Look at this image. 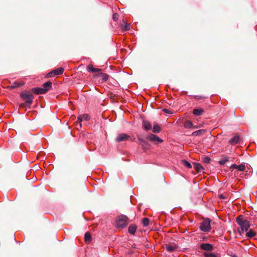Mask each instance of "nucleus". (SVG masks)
Returning <instances> with one entry per match:
<instances>
[{
  "instance_id": "nucleus-1",
  "label": "nucleus",
  "mask_w": 257,
  "mask_h": 257,
  "mask_svg": "<svg viewBox=\"0 0 257 257\" xmlns=\"http://www.w3.org/2000/svg\"><path fill=\"white\" fill-rule=\"evenodd\" d=\"M237 223L239 225V228H238V232L241 234L244 232H246L250 226L249 222L244 219L242 215H239L236 218Z\"/></svg>"
},
{
  "instance_id": "nucleus-2",
  "label": "nucleus",
  "mask_w": 257,
  "mask_h": 257,
  "mask_svg": "<svg viewBox=\"0 0 257 257\" xmlns=\"http://www.w3.org/2000/svg\"><path fill=\"white\" fill-rule=\"evenodd\" d=\"M128 218L126 215H118L116 218L115 226L117 228H123L128 224Z\"/></svg>"
},
{
  "instance_id": "nucleus-3",
  "label": "nucleus",
  "mask_w": 257,
  "mask_h": 257,
  "mask_svg": "<svg viewBox=\"0 0 257 257\" xmlns=\"http://www.w3.org/2000/svg\"><path fill=\"white\" fill-rule=\"evenodd\" d=\"M21 97L25 101L28 106H30L33 102L34 96L33 95L28 91H25L21 93Z\"/></svg>"
},
{
  "instance_id": "nucleus-4",
  "label": "nucleus",
  "mask_w": 257,
  "mask_h": 257,
  "mask_svg": "<svg viewBox=\"0 0 257 257\" xmlns=\"http://www.w3.org/2000/svg\"><path fill=\"white\" fill-rule=\"evenodd\" d=\"M210 222L211 220L209 218L204 219L200 223L199 226L200 230L204 232H208L211 229Z\"/></svg>"
},
{
  "instance_id": "nucleus-5",
  "label": "nucleus",
  "mask_w": 257,
  "mask_h": 257,
  "mask_svg": "<svg viewBox=\"0 0 257 257\" xmlns=\"http://www.w3.org/2000/svg\"><path fill=\"white\" fill-rule=\"evenodd\" d=\"M63 72L64 69L62 67H59L49 72L46 74V77L50 78L54 77L56 75L62 74Z\"/></svg>"
},
{
  "instance_id": "nucleus-6",
  "label": "nucleus",
  "mask_w": 257,
  "mask_h": 257,
  "mask_svg": "<svg viewBox=\"0 0 257 257\" xmlns=\"http://www.w3.org/2000/svg\"><path fill=\"white\" fill-rule=\"evenodd\" d=\"M146 139L150 140L156 144H159L163 142L162 139L154 134H151L147 136Z\"/></svg>"
},
{
  "instance_id": "nucleus-7",
  "label": "nucleus",
  "mask_w": 257,
  "mask_h": 257,
  "mask_svg": "<svg viewBox=\"0 0 257 257\" xmlns=\"http://www.w3.org/2000/svg\"><path fill=\"white\" fill-rule=\"evenodd\" d=\"M130 138V136L126 134H120L118 135L116 138V141L117 142L126 141Z\"/></svg>"
},
{
  "instance_id": "nucleus-8",
  "label": "nucleus",
  "mask_w": 257,
  "mask_h": 257,
  "mask_svg": "<svg viewBox=\"0 0 257 257\" xmlns=\"http://www.w3.org/2000/svg\"><path fill=\"white\" fill-rule=\"evenodd\" d=\"M86 69L88 72H90L94 74L96 73H100L102 71L101 69L94 68L93 65L91 64H89L87 66Z\"/></svg>"
},
{
  "instance_id": "nucleus-9",
  "label": "nucleus",
  "mask_w": 257,
  "mask_h": 257,
  "mask_svg": "<svg viewBox=\"0 0 257 257\" xmlns=\"http://www.w3.org/2000/svg\"><path fill=\"white\" fill-rule=\"evenodd\" d=\"M139 145L141 146L142 148L144 150L148 149L149 148L150 145L147 141L140 138H139Z\"/></svg>"
},
{
  "instance_id": "nucleus-10",
  "label": "nucleus",
  "mask_w": 257,
  "mask_h": 257,
  "mask_svg": "<svg viewBox=\"0 0 257 257\" xmlns=\"http://www.w3.org/2000/svg\"><path fill=\"white\" fill-rule=\"evenodd\" d=\"M200 248L206 251H212L213 249V246L209 243H202L200 245Z\"/></svg>"
},
{
  "instance_id": "nucleus-11",
  "label": "nucleus",
  "mask_w": 257,
  "mask_h": 257,
  "mask_svg": "<svg viewBox=\"0 0 257 257\" xmlns=\"http://www.w3.org/2000/svg\"><path fill=\"white\" fill-rule=\"evenodd\" d=\"M32 91L36 94H45L46 90L43 88L41 87H35L32 89Z\"/></svg>"
},
{
  "instance_id": "nucleus-12",
  "label": "nucleus",
  "mask_w": 257,
  "mask_h": 257,
  "mask_svg": "<svg viewBox=\"0 0 257 257\" xmlns=\"http://www.w3.org/2000/svg\"><path fill=\"white\" fill-rule=\"evenodd\" d=\"M239 136L238 135H236L229 141V143L232 145H234L238 144L239 142Z\"/></svg>"
},
{
  "instance_id": "nucleus-13",
  "label": "nucleus",
  "mask_w": 257,
  "mask_h": 257,
  "mask_svg": "<svg viewBox=\"0 0 257 257\" xmlns=\"http://www.w3.org/2000/svg\"><path fill=\"white\" fill-rule=\"evenodd\" d=\"M165 248L167 250L172 252L175 250L177 248V246L175 244H165Z\"/></svg>"
},
{
  "instance_id": "nucleus-14",
  "label": "nucleus",
  "mask_w": 257,
  "mask_h": 257,
  "mask_svg": "<svg viewBox=\"0 0 257 257\" xmlns=\"http://www.w3.org/2000/svg\"><path fill=\"white\" fill-rule=\"evenodd\" d=\"M24 84L25 83L24 82H17V81H16V82H14L12 85H11V86H9V88L10 89H13L19 87L24 85Z\"/></svg>"
},
{
  "instance_id": "nucleus-15",
  "label": "nucleus",
  "mask_w": 257,
  "mask_h": 257,
  "mask_svg": "<svg viewBox=\"0 0 257 257\" xmlns=\"http://www.w3.org/2000/svg\"><path fill=\"white\" fill-rule=\"evenodd\" d=\"M193 165L194 169L197 173H200L203 171V168L200 164L197 163H193Z\"/></svg>"
},
{
  "instance_id": "nucleus-16",
  "label": "nucleus",
  "mask_w": 257,
  "mask_h": 257,
  "mask_svg": "<svg viewBox=\"0 0 257 257\" xmlns=\"http://www.w3.org/2000/svg\"><path fill=\"white\" fill-rule=\"evenodd\" d=\"M43 88L46 90V92L47 93L49 90L52 89V82L50 81H47V82L44 83L43 84Z\"/></svg>"
},
{
  "instance_id": "nucleus-17",
  "label": "nucleus",
  "mask_w": 257,
  "mask_h": 257,
  "mask_svg": "<svg viewBox=\"0 0 257 257\" xmlns=\"http://www.w3.org/2000/svg\"><path fill=\"white\" fill-rule=\"evenodd\" d=\"M143 126L146 131H149L152 128V125L151 123L146 120H143Z\"/></svg>"
},
{
  "instance_id": "nucleus-18",
  "label": "nucleus",
  "mask_w": 257,
  "mask_h": 257,
  "mask_svg": "<svg viewBox=\"0 0 257 257\" xmlns=\"http://www.w3.org/2000/svg\"><path fill=\"white\" fill-rule=\"evenodd\" d=\"M137 228V225L135 224H131L128 228V232L132 234H135L136 229Z\"/></svg>"
},
{
  "instance_id": "nucleus-19",
  "label": "nucleus",
  "mask_w": 257,
  "mask_h": 257,
  "mask_svg": "<svg viewBox=\"0 0 257 257\" xmlns=\"http://www.w3.org/2000/svg\"><path fill=\"white\" fill-rule=\"evenodd\" d=\"M184 126L185 128H196L197 126H193V123L190 120H187L184 122Z\"/></svg>"
},
{
  "instance_id": "nucleus-20",
  "label": "nucleus",
  "mask_w": 257,
  "mask_h": 257,
  "mask_svg": "<svg viewBox=\"0 0 257 257\" xmlns=\"http://www.w3.org/2000/svg\"><path fill=\"white\" fill-rule=\"evenodd\" d=\"M204 112V110L202 108L194 109L193 110V114L195 115H201Z\"/></svg>"
},
{
  "instance_id": "nucleus-21",
  "label": "nucleus",
  "mask_w": 257,
  "mask_h": 257,
  "mask_svg": "<svg viewBox=\"0 0 257 257\" xmlns=\"http://www.w3.org/2000/svg\"><path fill=\"white\" fill-rule=\"evenodd\" d=\"M85 241L86 243H89L91 240V234L89 232H86L84 235Z\"/></svg>"
},
{
  "instance_id": "nucleus-22",
  "label": "nucleus",
  "mask_w": 257,
  "mask_h": 257,
  "mask_svg": "<svg viewBox=\"0 0 257 257\" xmlns=\"http://www.w3.org/2000/svg\"><path fill=\"white\" fill-rule=\"evenodd\" d=\"M206 131L205 130H199L196 131L194 132L192 135L193 136H201L205 133Z\"/></svg>"
},
{
  "instance_id": "nucleus-23",
  "label": "nucleus",
  "mask_w": 257,
  "mask_h": 257,
  "mask_svg": "<svg viewBox=\"0 0 257 257\" xmlns=\"http://www.w3.org/2000/svg\"><path fill=\"white\" fill-rule=\"evenodd\" d=\"M161 131V128L160 126L156 123H155L154 124V126L153 128V132L154 133H158L160 132Z\"/></svg>"
},
{
  "instance_id": "nucleus-24",
  "label": "nucleus",
  "mask_w": 257,
  "mask_h": 257,
  "mask_svg": "<svg viewBox=\"0 0 257 257\" xmlns=\"http://www.w3.org/2000/svg\"><path fill=\"white\" fill-rule=\"evenodd\" d=\"M256 235V232L253 231L252 229H250L248 232L246 233V236L249 238H252Z\"/></svg>"
},
{
  "instance_id": "nucleus-25",
  "label": "nucleus",
  "mask_w": 257,
  "mask_h": 257,
  "mask_svg": "<svg viewBox=\"0 0 257 257\" xmlns=\"http://www.w3.org/2000/svg\"><path fill=\"white\" fill-rule=\"evenodd\" d=\"M182 164L184 166L187 167V168L191 169L192 168L191 164L188 161H187L185 160H181Z\"/></svg>"
},
{
  "instance_id": "nucleus-26",
  "label": "nucleus",
  "mask_w": 257,
  "mask_h": 257,
  "mask_svg": "<svg viewBox=\"0 0 257 257\" xmlns=\"http://www.w3.org/2000/svg\"><path fill=\"white\" fill-rule=\"evenodd\" d=\"M229 161V158L228 157H223L222 159L219 161L220 165H224V164Z\"/></svg>"
},
{
  "instance_id": "nucleus-27",
  "label": "nucleus",
  "mask_w": 257,
  "mask_h": 257,
  "mask_svg": "<svg viewBox=\"0 0 257 257\" xmlns=\"http://www.w3.org/2000/svg\"><path fill=\"white\" fill-rule=\"evenodd\" d=\"M100 77L102 78L103 81L106 82L108 79V75L106 73H100Z\"/></svg>"
},
{
  "instance_id": "nucleus-28",
  "label": "nucleus",
  "mask_w": 257,
  "mask_h": 257,
  "mask_svg": "<svg viewBox=\"0 0 257 257\" xmlns=\"http://www.w3.org/2000/svg\"><path fill=\"white\" fill-rule=\"evenodd\" d=\"M142 223L144 227H146L149 225L150 223V220L148 218H144L142 220Z\"/></svg>"
},
{
  "instance_id": "nucleus-29",
  "label": "nucleus",
  "mask_w": 257,
  "mask_h": 257,
  "mask_svg": "<svg viewBox=\"0 0 257 257\" xmlns=\"http://www.w3.org/2000/svg\"><path fill=\"white\" fill-rule=\"evenodd\" d=\"M80 118L83 120H88L90 119V117L87 114H83L80 115Z\"/></svg>"
},
{
  "instance_id": "nucleus-30",
  "label": "nucleus",
  "mask_w": 257,
  "mask_h": 257,
  "mask_svg": "<svg viewBox=\"0 0 257 257\" xmlns=\"http://www.w3.org/2000/svg\"><path fill=\"white\" fill-rule=\"evenodd\" d=\"M245 166L244 164H240L239 165H237V169L238 171H243L245 170Z\"/></svg>"
},
{
  "instance_id": "nucleus-31",
  "label": "nucleus",
  "mask_w": 257,
  "mask_h": 257,
  "mask_svg": "<svg viewBox=\"0 0 257 257\" xmlns=\"http://www.w3.org/2000/svg\"><path fill=\"white\" fill-rule=\"evenodd\" d=\"M202 160H203V163H204L205 164H209L210 161V159L208 157H204L202 159Z\"/></svg>"
},
{
  "instance_id": "nucleus-32",
  "label": "nucleus",
  "mask_w": 257,
  "mask_h": 257,
  "mask_svg": "<svg viewBox=\"0 0 257 257\" xmlns=\"http://www.w3.org/2000/svg\"><path fill=\"white\" fill-rule=\"evenodd\" d=\"M204 255L205 257H216V255L213 253L205 252Z\"/></svg>"
},
{
  "instance_id": "nucleus-33",
  "label": "nucleus",
  "mask_w": 257,
  "mask_h": 257,
  "mask_svg": "<svg viewBox=\"0 0 257 257\" xmlns=\"http://www.w3.org/2000/svg\"><path fill=\"white\" fill-rule=\"evenodd\" d=\"M121 29L123 31H127V30H129V29H130V25L127 24L126 23H125V25L123 27H121Z\"/></svg>"
},
{
  "instance_id": "nucleus-34",
  "label": "nucleus",
  "mask_w": 257,
  "mask_h": 257,
  "mask_svg": "<svg viewBox=\"0 0 257 257\" xmlns=\"http://www.w3.org/2000/svg\"><path fill=\"white\" fill-rule=\"evenodd\" d=\"M119 15L117 13H115L112 16V19L115 21H116L118 19Z\"/></svg>"
},
{
  "instance_id": "nucleus-35",
  "label": "nucleus",
  "mask_w": 257,
  "mask_h": 257,
  "mask_svg": "<svg viewBox=\"0 0 257 257\" xmlns=\"http://www.w3.org/2000/svg\"><path fill=\"white\" fill-rule=\"evenodd\" d=\"M196 99H204L205 97L204 96H199V95H196L194 96Z\"/></svg>"
},
{
  "instance_id": "nucleus-36",
  "label": "nucleus",
  "mask_w": 257,
  "mask_h": 257,
  "mask_svg": "<svg viewBox=\"0 0 257 257\" xmlns=\"http://www.w3.org/2000/svg\"><path fill=\"white\" fill-rule=\"evenodd\" d=\"M163 111L167 113H171V111L167 109H163Z\"/></svg>"
},
{
  "instance_id": "nucleus-37",
  "label": "nucleus",
  "mask_w": 257,
  "mask_h": 257,
  "mask_svg": "<svg viewBox=\"0 0 257 257\" xmlns=\"http://www.w3.org/2000/svg\"><path fill=\"white\" fill-rule=\"evenodd\" d=\"M237 165H236V164H233L230 167V169H237Z\"/></svg>"
},
{
  "instance_id": "nucleus-38",
  "label": "nucleus",
  "mask_w": 257,
  "mask_h": 257,
  "mask_svg": "<svg viewBox=\"0 0 257 257\" xmlns=\"http://www.w3.org/2000/svg\"><path fill=\"white\" fill-rule=\"evenodd\" d=\"M26 106H28V105L26 104V102L22 103L20 104V107H25Z\"/></svg>"
},
{
  "instance_id": "nucleus-39",
  "label": "nucleus",
  "mask_w": 257,
  "mask_h": 257,
  "mask_svg": "<svg viewBox=\"0 0 257 257\" xmlns=\"http://www.w3.org/2000/svg\"><path fill=\"white\" fill-rule=\"evenodd\" d=\"M83 119H81L80 118V115L79 116L78 118V120L79 121V125L80 126H81V122L82 121Z\"/></svg>"
},
{
  "instance_id": "nucleus-40",
  "label": "nucleus",
  "mask_w": 257,
  "mask_h": 257,
  "mask_svg": "<svg viewBox=\"0 0 257 257\" xmlns=\"http://www.w3.org/2000/svg\"><path fill=\"white\" fill-rule=\"evenodd\" d=\"M100 77V73H96L93 76V77Z\"/></svg>"
},
{
  "instance_id": "nucleus-41",
  "label": "nucleus",
  "mask_w": 257,
  "mask_h": 257,
  "mask_svg": "<svg viewBox=\"0 0 257 257\" xmlns=\"http://www.w3.org/2000/svg\"><path fill=\"white\" fill-rule=\"evenodd\" d=\"M219 198H221V199H224L225 198V197L223 196V194H220L219 195Z\"/></svg>"
},
{
  "instance_id": "nucleus-42",
  "label": "nucleus",
  "mask_w": 257,
  "mask_h": 257,
  "mask_svg": "<svg viewBox=\"0 0 257 257\" xmlns=\"http://www.w3.org/2000/svg\"><path fill=\"white\" fill-rule=\"evenodd\" d=\"M83 187L84 190H86V186H85V185H83Z\"/></svg>"
},
{
  "instance_id": "nucleus-43",
  "label": "nucleus",
  "mask_w": 257,
  "mask_h": 257,
  "mask_svg": "<svg viewBox=\"0 0 257 257\" xmlns=\"http://www.w3.org/2000/svg\"><path fill=\"white\" fill-rule=\"evenodd\" d=\"M232 257H237V255H235V254H233V255H232Z\"/></svg>"
}]
</instances>
